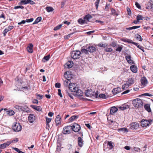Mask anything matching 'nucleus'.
Instances as JSON below:
<instances>
[{"instance_id":"nucleus-29","label":"nucleus","mask_w":153,"mask_h":153,"mask_svg":"<svg viewBox=\"0 0 153 153\" xmlns=\"http://www.w3.org/2000/svg\"><path fill=\"white\" fill-rule=\"evenodd\" d=\"M50 58V55H48L47 56H44L42 59V61L43 62H45L49 60Z\"/></svg>"},{"instance_id":"nucleus-51","label":"nucleus","mask_w":153,"mask_h":153,"mask_svg":"<svg viewBox=\"0 0 153 153\" xmlns=\"http://www.w3.org/2000/svg\"><path fill=\"white\" fill-rule=\"evenodd\" d=\"M67 94L72 99H73V95L71 92L69 93L68 92H67Z\"/></svg>"},{"instance_id":"nucleus-50","label":"nucleus","mask_w":153,"mask_h":153,"mask_svg":"<svg viewBox=\"0 0 153 153\" xmlns=\"http://www.w3.org/2000/svg\"><path fill=\"white\" fill-rule=\"evenodd\" d=\"M127 42H128L129 43H131L134 45H137V43H136L135 42H133L131 40L129 39H127Z\"/></svg>"},{"instance_id":"nucleus-46","label":"nucleus","mask_w":153,"mask_h":153,"mask_svg":"<svg viewBox=\"0 0 153 153\" xmlns=\"http://www.w3.org/2000/svg\"><path fill=\"white\" fill-rule=\"evenodd\" d=\"M81 51L82 53H85L86 54L88 53V51L87 48L86 49H82L81 50Z\"/></svg>"},{"instance_id":"nucleus-41","label":"nucleus","mask_w":153,"mask_h":153,"mask_svg":"<svg viewBox=\"0 0 153 153\" xmlns=\"http://www.w3.org/2000/svg\"><path fill=\"white\" fill-rule=\"evenodd\" d=\"M137 45H136L137 47L139 49L141 50L143 52H144L145 51L144 50V48L143 47L138 45V43H137Z\"/></svg>"},{"instance_id":"nucleus-53","label":"nucleus","mask_w":153,"mask_h":153,"mask_svg":"<svg viewBox=\"0 0 153 153\" xmlns=\"http://www.w3.org/2000/svg\"><path fill=\"white\" fill-rule=\"evenodd\" d=\"M24 7L23 6L21 5V6H17L14 7V9H16L19 8H21V9H23L24 8Z\"/></svg>"},{"instance_id":"nucleus-10","label":"nucleus","mask_w":153,"mask_h":153,"mask_svg":"<svg viewBox=\"0 0 153 153\" xmlns=\"http://www.w3.org/2000/svg\"><path fill=\"white\" fill-rule=\"evenodd\" d=\"M74 94L76 96L80 97L83 96V93L81 90L79 89L74 93Z\"/></svg>"},{"instance_id":"nucleus-56","label":"nucleus","mask_w":153,"mask_h":153,"mask_svg":"<svg viewBox=\"0 0 153 153\" xmlns=\"http://www.w3.org/2000/svg\"><path fill=\"white\" fill-rule=\"evenodd\" d=\"M108 145L109 146L110 148L111 149H112L113 147L112 143L111 142H108Z\"/></svg>"},{"instance_id":"nucleus-19","label":"nucleus","mask_w":153,"mask_h":153,"mask_svg":"<svg viewBox=\"0 0 153 153\" xmlns=\"http://www.w3.org/2000/svg\"><path fill=\"white\" fill-rule=\"evenodd\" d=\"M61 119L60 117V116L59 115H58L56 118L55 122L57 125H59L61 123Z\"/></svg>"},{"instance_id":"nucleus-57","label":"nucleus","mask_w":153,"mask_h":153,"mask_svg":"<svg viewBox=\"0 0 153 153\" xmlns=\"http://www.w3.org/2000/svg\"><path fill=\"white\" fill-rule=\"evenodd\" d=\"M19 141V139L18 138H15L14 140H13L11 143H16V142H17Z\"/></svg>"},{"instance_id":"nucleus-17","label":"nucleus","mask_w":153,"mask_h":153,"mask_svg":"<svg viewBox=\"0 0 153 153\" xmlns=\"http://www.w3.org/2000/svg\"><path fill=\"white\" fill-rule=\"evenodd\" d=\"M31 107L39 111H41L42 110V108L39 106L32 105H31Z\"/></svg>"},{"instance_id":"nucleus-40","label":"nucleus","mask_w":153,"mask_h":153,"mask_svg":"<svg viewBox=\"0 0 153 153\" xmlns=\"http://www.w3.org/2000/svg\"><path fill=\"white\" fill-rule=\"evenodd\" d=\"M113 49L111 48L106 47V48L104 50L105 51L108 52H110L113 51Z\"/></svg>"},{"instance_id":"nucleus-4","label":"nucleus","mask_w":153,"mask_h":153,"mask_svg":"<svg viewBox=\"0 0 153 153\" xmlns=\"http://www.w3.org/2000/svg\"><path fill=\"white\" fill-rule=\"evenodd\" d=\"M152 121V120H142L141 121V126L143 127H145L149 126Z\"/></svg>"},{"instance_id":"nucleus-5","label":"nucleus","mask_w":153,"mask_h":153,"mask_svg":"<svg viewBox=\"0 0 153 153\" xmlns=\"http://www.w3.org/2000/svg\"><path fill=\"white\" fill-rule=\"evenodd\" d=\"M71 128L75 132H78L80 129V126L77 123H75L71 126Z\"/></svg>"},{"instance_id":"nucleus-12","label":"nucleus","mask_w":153,"mask_h":153,"mask_svg":"<svg viewBox=\"0 0 153 153\" xmlns=\"http://www.w3.org/2000/svg\"><path fill=\"white\" fill-rule=\"evenodd\" d=\"M141 84L144 86H145L147 83V80L146 77H143L141 79Z\"/></svg>"},{"instance_id":"nucleus-28","label":"nucleus","mask_w":153,"mask_h":153,"mask_svg":"<svg viewBox=\"0 0 153 153\" xmlns=\"http://www.w3.org/2000/svg\"><path fill=\"white\" fill-rule=\"evenodd\" d=\"M120 88H116L114 89L112 91V92L114 94H117V93H118L120 92Z\"/></svg>"},{"instance_id":"nucleus-32","label":"nucleus","mask_w":153,"mask_h":153,"mask_svg":"<svg viewBox=\"0 0 153 153\" xmlns=\"http://www.w3.org/2000/svg\"><path fill=\"white\" fill-rule=\"evenodd\" d=\"M97 45L100 47H103L105 48L106 47H108V45L106 43L103 44L102 43H100L98 44Z\"/></svg>"},{"instance_id":"nucleus-20","label":"nucleus","mask_w":153,"mask_h":153,"mask_svg":"<svg viewBox=\"0 0 153 153\" xmlns=\"http://www.w3.org/2000/svg\"><path fill=\"white\" fill-rule=\"evenodd\" d=\"M127 84H128L129 86H130L133 84L134 83V78H129L128 79Z\"/></svg>"},{"instance_id":"nucleus-42","label":"nucleus","mask_w":153,"mask_h":153,"mask_svg":"<svg viewBox=\"0 0 153 153\" xmlns=\"http://www.w3.org/2000/svg\"><path fill=\"white\" fill-rule=\"evenodd\" d=\"M119 130V131H122L123 133L128 132L127 129L125 128H120Z\"/></svg>"},{"instance_id":"nucleus-15","label":"nucleus","mask_w":153,"mask_h":153,"mask_svg":"<svg viewBox=\"0 0 153 153\" xmlns=\"http://www.w3.org/2000/svg\"><path fill=\"white\" fill-rule=\"evenodd\" d=\"M33 45L32 44H29L27 48V51L30 53H32L33 52Z\"/></svg>"},{"instance_id":"nucleus-37","label":"nucleus","mask_w":153,"mask_h":153,"mask_svg":"<svg viewBox=\"0 0 153 153\" xmlns=\"http://www.w3.org/2000/svg\"><path fill=\"white\" fill-rule=\"evenodd\" d=\"M123 48L122 45H118V47L116 49V51H117L120 52Z\"/></svg>"},{"instance_id":"nucleus-38","label":"nucleus","mask_w":153,"mask_h":153,"mask_svg":"<svg viewBox=\"0 0 153 153\" xmlns=\"http://www.w3.org/2000/svg\"><path fill=\"white\" fill-rule=\"evenodd\" d=\"M129 86L128 84L127 83L124 84L123 85L122 88L123 90H125L126 88H128Z\"/></svg>"},{"instance_id":"nucleus-2","label":"nucleus","mask_w":153,"mask_h":153,"mask_svg":"<svg viewBox=\"0 0 153 153\" xmlns=\"http://www.w3.org/2000/svg\"><path fill=\"white\" fill-rule=\"evenodd\" d=\"M81 54V53L79 51H73L71 53V56L73 59H77L80 57Z\"/></svg>"},{"instance_id":"nucleus-49","label":"nucleus","mask_w":153,"mask_h":153,"mask_svg":"<svg viewBox=\"0 0 153 153\" xmlns=\"http://www.w3.org/2000/svg\"><path fill=\"white\" fill-rule=\"evenodd\" d=\"M62 26V25L61 24L55 27H54V30H56L59 29Z\"/></svg>"},{"instance_id":"nucleus-62","label":"nucleus","mask_w":153,"mask_h":153,"mask_svg":"<svg viewBox=\"0 0 153 153\" xmlns=\"http://www.w3.org/2000/svg\"><path fill=\"white\" fill-rule=\"evenodd\" d=\"M21 3H24V4H28V2L26 0H21Z\"/></svg>"},{"instance_id":"nucleus-39","label":"nucleus","mask_w":153,"mask_h":153,"mask_svg":"<svg viewBox=\"0 0 153 153\" xmlns=\"http://www.w3.org/2000/svg\"><path fill=\"white\" fill-rule=\"evenodd\" d=\"M136 39L140 41H142V38L141 36L138 34H137L135 35Z\"/></svg>"},{"instance_id":"nucleus-25","label":"nucleus","mask_w":153,"mask_h":153,"mask_svg":"<svg viewBox=\"0 0 153 153\" xmlns=\"http://www.w3.org/2000/svg\"><path fill=\"white\" fill-rule=\"evenodd\" d=\"M129 108V106L128 105H125L122 106H120L119 107V108L120 110H124L126 109H128Z\"/></svg>"},{"instance_id":"nucleus-48","label":"nucleus","mask_w":153,"mask_h":153,"mask_svg":"<svg viewBox=\"0 0 153 153\" xmlns=\"http://www.w3.org/2000/svg\"><path fill=\"white\" fill-rule=\"evenodd\" d=\"M98 97H100V98H102L104 99L106 98V95L104 94H100Z\"/></svg>"},{"instance_id":"nucleus-60","label":"nucleus","mask_w":153,"mask_h":153,"mask_svg":"<svg viewBox=\"0 0 153 153\" xmlns=\"http://www.w3.org/2000/svg\"><path fill=\"white\" fill-rule=\"evenodd\" d=\"M127 11L128 14L129 16H131V13L130 9L129 8H127Z\"/></svg>"},{"instance_id":"nucleus-11","label":"nucleus","mask_w":153,"mask_h":153,"mask_svg":"<svg viewBox=\"0 0 153 153\" xmlns=\"http://www.w3.org/2000/svg\"><path fill=\"white\" fill-rule=\"evenodd\" d=\"M14 108L17 111H24V108L21 106H19L18 105H16L14 106Z\"/></svg>"},{"instance_id":"nucleus-30","label":"nucleus","mask_w":153,"mask_h":153,"mask_svg":"<svg viewBox=\"0 0 153 153\" xmlns=\"http://www.w3.org/2000/svg\"><path fill=\"white\" fill-rule=\"evenodd\" d=\"M42 20V17H38L35 20L34 22L33 23V25H34L37 24L39 22H40Z\"/></svg>"},{"instance_id":"nucleus-61","label":"nucleus","mask_w":153,"mask_h":153,"mask_svg":"<svg viewBox=\"0 0 153 153\" xmlns=\"http://www.w3.org/2000/svg\"><path fill=\"white\" fill-rule=\"evenodd\" d=\"M61 84L59 83H56L55 84V86L56 88H59L60 87Z\"/></svg>"},{"instance_id":"nucleus-43","label":"nucleus","mask_w":153,"mask_h":153,"mask_svg":"<svg viewBox=\"0 0 153 153\" xmlns=\"http://www.w3.org/2000/svg\"><path fill=\"white\" fill-rule=\"evenodd\" d=\"M117 45V43L114 41H112L110 44V45L113 47H115Z\"/></svg>"},{"instance_id":"nucleus-7","label":"nucleus","mask_w":153,"mask_h":153,"mask_svg":"<svg viewBox=\"0 0 153 153\" xmlns=\"http://www.w3.org/2000/svg\"><path fill=\"white\" fill-rule=\"evenodd\" d=\"M82 137H79L77 139L78 145L80 147H82L83 146L84 143V141L82 139Z\"/></svg>"},{"instance_id":"nucleus-52","label":"nucleus","mask_w":153,"mask_h":153,"mask_svg":"<svg viewBox=\"0 0 153 153\" xmlns=\"http://www.w3.org/2000/svg\"><path fill=\"white\" fill-rule=\"evenodd\" d=\"M73 34V33H70V34H69L66 36H64V38L65 39H68L70 37L72 36V35Z\"/></svg>"},{"instance_id":"nucleus-31","label":"nucleus","mask_w":153,"mask_h":153,"mask_svg":"<svg viewBox=\"0 0 153 153\" xmlns=\"http://www.w3.org/2000/svg\"><path fill=\"white\" fill-rule=\"evenodd\" d=\"M78 116L74 115L72 116L69 119L70 122H72L73 121L76 120L78 118Z\"/></svg>"},{"instance_id":"nucleus-6","label":"nucleus","mask_w":153,"mask_h":153,"mask_svg":"<svg viewBox=\"0 0 153 153\" xmlns=\"http://www.w3.org/2000/svg\"><path fill=\"white\" fill-rule=\"evenodd\" d=\"M71 128V126H67L65 127L63 130L62 132L64 134H68L70 133V130Z\"/></svg>"},{"instance_id":"nucleus-1","label":"nucleus","mask_w":153,"mask_h":153,"mask_svg":"<svg viewBox=\"0 0 153 153\" xmlns=\"http://www.w3.org/2000/svg\"><path fill=\"white\" fill-rule=\"evenodd\" d=\"M133 105L136 108L142 107L143 105V102L142 100L140 99H136L133 100L132 102Z\"/></svg>"},{"instance_id":"nucleus-14","label":"nucleus","mask_w":153,"mask_h":153,"mask_svg":"<svg viewBox=\"0 0 153 153\" xmlns=\"http://www.w3.org/2000/svg\"><path fill=\"white\" fill-rule=\"evenodd\" d=\"M118 110V109L115 107H112L110 109V113L111 114L113 115Z\"/></svg>"},{"instance_id":"nucleus-55","label":"nucleus","mask_w":153,"mask_h":153,"mask_svg":"<svg viewBox=\"0 0 153 153\" xmlns=\"http://www.w3.org/2000/svg\"><path fill=\"white\" fill-rule=\"evenodd\" d=\"M79 88L78 87H77L76 86L74 88V89H72L71 92H73L74 93L78 90H79Z\"/></svg>"},{"instance_id":"nucleus-8","label":"nucleus","mask_w":153,"mask_h":153,"mask_svg":"<svg viewBox=\"0 0 153 153\" xmlns=\"http://www.w3.org/2000/svg\"><path fill=\"white\" fill-rule=\"evenodd\" d=\"M29 121L31 123H33L35 120V116L33 114H30L28 117Z\"/></svg>"},{"instance_id":"nucleus-45","label":"nucleus","mask_w":153,"mask_h":153,"mask_svg":"<svg viewBox=\"0 0 153 153\" xmlns=\"http://www.w3.org/2000/svg\"><path fill=\"white\" fill-rule=\"evenodd\" d=\"M143 18L144 17L140 15H138L137 17V19L139 21L143 20Z\"/></svg>"},{"instance_id":"nucleus-58","label":"nucleus","mask_w":153,"mask_h":153,"mask_svg":"<svg viewBox=\"0 0 153 153\" xmlns=\"http://www.w3.org/2000/svg\"><path fill=\"white\" fill-rule=\"evenodd\" d=\"M46 123H49L51 121V119L46 117Z\"/></svg>"},{"instance_id":"nucleus-47","label":"nucleus","mask_w":153,"mask_h":153,"mask_svg":"<svg viewBox=\"0 0 153 153\" xmlns=\"http://www.w3.org/2000/svg\"><path fill=\"white\" fill-rule=\"evenodd\" d=\"M111 11L112 14L114 15H116L117 16L118 15V14L116 13V11L114 9L111 8Z\"/></svg>"},{"instance_id":"nucleus-34","label":"nucleus","mask_w":153,"mask_h":153,"mask_svg":"<svg viewBox=\"0 0 153 153\" xmlns=\"http://www.w3.org/2000/svg\"><path fill=\"white\" fill-rule=\"evenodd\" d=\"M91 18V16L89 15H88L85 16L84 17V19H85L86 21H87V22L89 21V20Z\"/></svg>"},{"instance_id":"nucleus-16","label":"nucleus","mask_w":153,"mask_h":153,"mask_svg":"<svg viewBox=\"0 0 153 153\" xmlns=\"http://www.w3.org/2000/svg\"><path fill=\"white\" fill-rule=\"evenodd\" d=\"M126 59L127 62L129 64L134 63V62L131 59V56L129 55H127L126 56Z\"/></svg>"},{"instance_id":"nucleus-36","label":"nucleus","mask_w":153,"mask_h":153,"mask_svg":"<svg viewBox=\"0 0 153 153\" xmlns=\"http://www.w3.org/2000/svg\"><path fill=\"white\" fill-rule=\"evenodd\" d=\"M47 11L48 12H51L53 10V8L51 7H48L46 8Z\"/></svg>"},{"instance_id":"nucleus-59","label":"nucleus","mask_w":153,"mask_h":153,"mask_svg":"<svg viewBox=\"0 0 153 153\" xmlns=\"http://www.w3.org/2000/svg\"><path fill=\"white\" fill-rule=\"evenodd\" d=\"M133 149L134 151L137 152H139L140 150V148L137 147H134Z\"/></svg>"},{"instance_id":"nucleus-24","label":"nucleus","mask_w":153,"mask_h":153,"mask_svg":"<svg viewBox=\"0 0 153 153\" xmlns=\"http://www.w3.org/2000/svg\"><path fill=\"white\" fill-rule=\"evenodd\" d=\"M78 22L81 24H83L87 23V21H86L85 19L84 18L83 19H79L78 20Z\"/></svg>"},{"instance_id":"nucleus-13","label":"nucleus","mask_w":153,"mask_h":153,"mask_svg":"<svg viewBox=\"0 0 153 153\" xmlns=\"http://www.w3.org/2000/svg\"><path fill=\"white\" fill-rule=\"evenodd\" d=\"M87 49H88V51L90 53L94 52L96 49L95 47L92 46H89L87 48Z\"/></svg>"},{"instance_id":"nucleus-21","label":"nucleus","mask_w":153,"mask_h":153,"mask_svg":"<svg viewBox=\"0 0 153 153\" xmlns=\"http://www.w3.org/2000/svg\"><path fill=\"white\" fill-rule=\"evenodd\" d=\"M130 68L131 71L134 73H136L137 71V68L134 65H132L131 66Z\"/></svg>"},{"instance_id":"nucleus-27","label":"nucleus","mask_w":153,"mask_h":153,"mask_svg":"<svg viewBox=\"0 0 153 153\" xmlns=\"http://www.w3.org/2000/svg\"><path fill=\"white\" fill-rule=\"evenodd\" d=\"M66 65L68 68H71L73 65V63L71 61H69L67 63Z\"/></svg>"},{"instance_id":"nucleus-23","label":"nucleus","mask_w":153,"mask_h":153,"mask_svg":"<svg viewBox=\"0 0 153 153\" xmlns=\"http://www.w3.org/2000/svg\"><path fill=\"white\" fill-rule=\"evenodd\" d=\"M11 143V142H10L9 143H5L3 144L0 145V149H3L6 147L7 146H8Z\"/></svg>"},{"instance_id":"nucleus-33","label":"nucleus","mask_w":153,"mask_h":153,"mask_svg":"<svg viewBox=\"0 0 153 153\" xmlns=\"http://www.w3.org/2000/svg\"><path fill=\"white\" fill-rule=\"evenodd\" d=\"M85 96L88 97L91 96V91L88 90H87L85 91Z\"/></svg>"},{"instance_id":"nucleus-3","label":"nucleus","mask_w":153,"mask_h":153,"mask_svg":"<svg viewBox=\"0 0 153 153\" xmlns=\"http://www.w3.org/2000/svg\"><path fill=\"white\" fill-rule=\"evenodd\" d=\"M12 128L14 131L19 132L21 130L22 127L20 123L16 122L13 124Z\"/></svg>"},{"instance_id":"nucleus-26","label":"nucleus","mask_w":153,"mask_h":153,"mask_svg":"<svg viewBox=\"0 0 153 153\" xmlns=\"http://www.w3.org/2000/svg\"><path fill=\"white\" fill-rule=\"evenodd\" d=\"M71 81L70 80L67 79H66L64 80V85L65 86H69V84H70Z\"/></svg>"},{"instance_id":"nucleus-9","label":"nucleus","mask_w":153,"mask_h":153,"mask_svg":"<svg viewBox=\"0 0 153 153\" xmlns=\"http://www.w3.org/2000/svg\"><path fill=\"white\" fill-rule=\"evenodd\" d=\"M13 27V26H9L7 28H5L3 32V34L4 36H5L7 33L9 31H10Z\"/></svg>"},{"instance_id":"nucleus-63","label":"nucleus","mask_w":153,"mask_h":153,"mask_svg":"<svg viewBox=\"0 0 153 153\" xmlns=\"http://www.w3.org/2000/svg\"><path fill=\"white\" fill-rule=\"evenodd\" d=\"M58 94L61 97H62V95L61 93V91L60 89H58Z\"/></svg>"},{"instance_id":"nucleus-64","label":"nucleus","mask_w":153,"mask_h":153,"mask_svg":"<svg viewBox=\"0 0 153 153\" xmlns=\"http://www.w3.org/2000/svg\"><path fill=\"white\" fill-rule=\"evenodd\" d=\"M33 20V18H31L30 19H26V22H32Z\"/></svg>"},{"instance_id":"nucleus-35","label":"nucleus","mask_w":153,"mask_h":153,"mask_svg":"<svg viewBox=\"0 0 153 153\" xmlns=\"http://www.w3.org/2000/svg\"><path fill=\"white\" fill-rule=\"evenodd\" d=\"M7 114L10 116H12L14 114V112L12 110H10L7 111Z\"/></svg>"},{"instance_id":"nucleus-44","label":"nucleus","mask_w":153,"mask_h":153,"mask_svg":"<svg viewBox=\"0 0 153 153\" xmlns=\"http://www.w3.org/2000/svg\"><path fill=\"white\" fill-rule=\"evenodd\" d=\"M137 127V125L135 123L131 124L130 126V128H136Z\"/></svg>"},{"instance_id":"nucleus-22","label":"nucleus","mask_w":153,"mask_h":153,"mask_svg":"<svg viewBox=\"0 0 153 153\" xmlns=\"http://www.w3.org/2000/svg\"><path fill=\"white\" fill-rule=\"evenodd\" d=\"M77 85L74 83H71L69 86V90L71 91L72 89H74V88Z\"/></svg>"},{"instance_id":"nucleus-18","label":"nucleus","mask_w":153,"mask_h":153,"mask_svg":"<svg viewBox=\"0 0 153 153\" xmlns=\"http://www.w3.org/2000/svg\"><path fill=\"white\" fill-rule=\"evenodd\" d=\"M144 107L145 109L148 112H150L151 111V110L150 108V104H146L145 105Z\"/></svg>"},{"instance_id":"nucleus-54","label":"nucleus","mask_w":153,"mask_h":153,"mask_svg":"<svg viewBox=\"0 0 153 153\" xmlns=\"http://www.w3.org/2000/svg\"><path fill=\"white\" fill-rule=\"evenodd\" d=\"M100 1V0H97L95 3V4L96 7L97 9L98 7V4L99 3Z\"/></svg>"}]
</instances>
